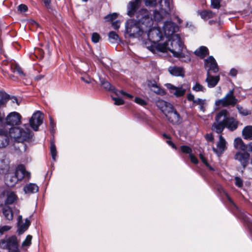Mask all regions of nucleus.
<instances>
[{
  "instance_id": "f257e3e1",
  "label": "nucleus",
  "mask_w": 252,
  "mask_h": 252,
  "mask_svg": "<svg viewBox=\"0 0 252 252\" xmlns=\"http://www.w3.org/2000/svg\"><path fill=\"white\" fill-rule=\"evenodd\" d=\"M24 128L13 127L9 129V133L5 129H0V148H5L9 143L10 137L18 142L23 143L30 138V129L27 124L24 125Z\"/></svg>"
},
{
  "instance_id": "f03ea898",
  "label": "nucleus",
  "mask_w": 252,
  "mask_h": 252,
  "mask_svg": "<svg viewBox=\"0 0 252 252\" xmlns=\"http://www.w3.org/2000/svg\"><path fill=\"white\" fill-rule=\"evenodd\" d=\"M238 124V122L230 117V113L227 110L222 109L216 114L212 129L218 133H221L225 127L233 131L237 128Z\"/></svg>"
},
{
  "instance_id": "7ed1b4c3",
  "label": "nucleus",
  "mask_w": 252,
  "mask_h": 252,
  "mask_svg": "<svg viewBox=\"0 0 252 252\" xmlns=\"http://www.w3.org/2000/svg\"><path fill=\"white\" fill-rule=\"evenodd\" d=\"M182 48L183 43L179 34L173 35L171 39H169L167 43L163 44H159L157 45L158 50L162 52H166L168 50L173 53L174 57L178 58L183 56Z\"/></svg>"
},
{
  "instance_id": "20e7f679",
  "label": "nucleus",
  "mask_w": 252,
  "mask_h": 252,
  "mask_svg": "<svg viewBox=\"0 0 252 252\" xmlns=\"http://www.w3.org/2000/svg\"><path fill=\"white\" fill-rule=\"evenodd\" d=\"M171 0H161L154 11V19L160 21L170 11Z\"/></svg>"
},
{
  "instance_id": "39448f33",
  "label": "nucleus",
  "mask_w": 252,
  "mask_h": 252,
  "mask_svg": "<svg viewBox=\"0 0 252 252\" xmlns=\"http://www.w3.org/2000/svg\"><path fill=\"white\" fill-rule=\"evenodd\" d=\"M19 241L16 236L13 235L0 240V248L8 250L9 252H17Z\"/></svg>"
},
{
  "instance_id": "423d86ee",
  "label": "nucleus",
  "mask_w": 252,
  "mask_h": 252,
  "mask_svg": "<svg viewBox=\"0 0 252 252\" xmlns=\"http://www.w3.org/2000/svg\"><path fill=\"white\" fill-rule=\"evenodd\" d=\"M126 32L130 37H138L143 33V31L140 27V23L136 20L129 19L126 24Z\"/></svg>"
},
{
  "instance_id": "0eeeda50",
  "label": "nucleus",
  "mask_w": 252,
  "mask_h": 252,
  "mask_svg": "<svg viewBox=\"0 0 252 252\" xmlns=\"http://www.w3.org/2000/svg\"><path fill=\"white\" fill-rule=\"evenodd\" d=\"M238 102V99L234 94V90H230L225 96L220 99L217 100L216 105L218 107H224L228 106H234Z\"/></svg>"
},
{
  "instance_id": "6e6552de",
  "label": "nucleus",
  "mask_w": 252,
  "mask_h": 252,
  "mask_svg": "<svg viewBox=\"0 0 252 252\" xmlns=\"http://www.w3.org/2000/svg\"><path fill=\"white\" fill-rule=\"evenodd\" d=\"M150 15L148 10L141 9L136 13L137 21L146 27H150L153 24V19Z\"/></svg>"
},
{
  "instance_id": "1a4fd4ad",
  "label": "nucleus",
  "mask_w": 252,
  "mask_h": 252,
  "mask_svg": "<svg viewBox=\"0 0 252 252\" xmlns=\"http://www.w3.org/2000/svg\"><path fill=\"white\" fill-rule=\"evenodd\" d=\"M22 116L16 112H12L8 114L5 119L3 118L4 126H17L21 124Z\"/></svg>"
},
{
  "instance_id": "9d476101",
  "label": "nucleus",
  "mask_w": 252,
  "mask_h": 252,
  "mask_svg": "<svg viewBox=\"0 0 252 252\" xmlns=\"http://www.w3.org/2000/svg\"><path fill=\"white\" fill-rule=\"evenodd\" d=\"M168 121L173 125H179L182 122V118L179 113L172 106L165 114Z\"/></svg>"
},
{
  "instance_id": "9b49d317",
  "label": "nucleus",
  "mask_w": 252,
  "mask_h": 252,
  "mask_svg": "<svg viewBox=\"0 0 252 252\" xmlns=\"http://www.w3.org/2000/svg\"><path fill=\"white\" fill-rule=\"evenodd\" d=\"M43 116L41 112L39 111L35 112L30 119V125L32 128L37 131L38 129V127L43 123Z\"/></svg>"
},
{
  "instance_id": "f8f14e48",
  "label": "nucleus",
  "mask_w": 252,
  "mask_h": 252,
  "mask_svg": "<svg viewBox=\"0 0 252 252\" xmlns=\"http://www.w3.org/2000/svg\"><path fill=\"white\" fill-rule=\"evenodd\" d=\"M148 36L149 39L154 43L159 42L163 37L160 29L157 27H154L149 31Z\"/></svg>"
},
{
  "instance_id": "ddd939ff",
  "label": "nucleus",
  "mask_w": 252,
  "mask_h": 252,
  "mask_svg": "<svg viewBox=\"0 0 252 252\" xmlns=\"http://www.w3.org/2000/svg\"><path fill=\"white\" fill-rule=\"evenodd\" d=\"M205 67L207 73H217L219 71V67L215 59L212 56L205 60Z\"/></svg>"
},
{
  "instance_id": "4468645a",
  "label": "nucleus",
  "mask_w": 252,
  "mask_h": 252,
  "mask_svg": "<svg viewBox=\"0 0 252 252\" xmlns=\"http://www.w3.org/2000/svg\"><path fill=\"white\" fill-rule=\"evenodd\" d=\"M100 80L101 86L106 90L111 91L114 92L116 94L118 95L122 94L130 98H133V96L130 94H127L123 91H118L116 90L114 86H112L109 82L106 81L105 79H102Z\"/></svg>"
},
{
  "instance_id": "2eb2a0df",
  "label": "nucleus",
  "mask_w": 252,
  "mask_h": 252,
  "mask_svg": "<svg viewBox=\"0 0 252 252\" xmlns=\"http://www.w3.org/2000/svg\"><path fill=\"white\" fill-rule=\"evenodd\" d=\"M250 155L247 152H237L234 155L235 160L239 161L241 165L245 168L249 162Z\"/></svg>"
},
{
  "instance_id": "dca6fc26",
  "label": "nucleus",
  "mask_w": 252,
  "mask_h": 252,
  "mask_svg": "<svg viewBox=\"0 0 252 252\" xmlns=\"http://www.w3.org/2000/svg\"><path fill=\"white\" fill-rule=\"evenodd\" d=\"M12 170L15 174L19 181H21L25 177L29 178L30 177V173L26 170L25 166L23 164L19 165L16 170L12 169Z\"/></svg>"
},
{
  "instance_id": "f3484780",
  "label": "nucleus",
  "mask_w": 252,
  "mask_h": 252,
  "mask_svg": "<svg viewBox=\"0 0 252 252\" xmlns=\"http://www.w3.org/2000/svg\"><path fill=\"white\" fill-rule=\"evenodd\" d=\"M31 221L28 219L25 220V222H24L22 216H19L18 218L17 223V232L19 234H22L25 231H26L29 226L30 225Z\"/></svg>"
},
{
  "instance_id": "a211bd4d",
  "label": "nucleus",
  "mask_w": 252,
  "mask_h": 252,
  "mask_svg": "<svg viewBox=\"0 0 252 252\" xmlns=\"http://www.w3.org/2000/svg\"><path fill=\"white\" fill-rule=\"evenodd\" d=\"M18 181L19 180H18V178L16 177L15 174H14L12 170L5 173V182L8 187H14Z\"/></svg>"
},
{
  "instance_id": "6ab92c4d",
  "label": "nucleus",
  "mask_w": 252,
  "mask_h": 252,
  "mask_svg": "<svg viewBox=\"0 0 252 252\" xmlns=\"http://www.w3.org/2000/svg\"><path fill=\"white\" fill-rule=\"evenodd\" d=\"M141 2L142 0H133L130 1L127 5V15L130 17L133 16Z\"/></svg>"
},
{
  "instance_id": "aec40b11",
  "label": "nucleus",
  "mask_w": 252,
  "mask_h": 252,
  "mask_svg": "<svg viewBox=\"0 0 252 252\" xmlns=\"http://www.w3.org/2000/svg\"><path fill=\"white\" fill-rule=\"evenodd\" d=\"M226 141L221 135L219 136V141L217 143V149L213 147V151L218 155L221 154L226 149Z\"/></svg>"
},
{
  "instance_id": "412c9836",
  "label": "nucleus",
  "mask_w": 252,
  "mask_h": 252,
  "mask_svg": "<svg viewBox=\"0 0 252 252\" xmlns=\"http://www.w3.org/2000/svg\"><path fill=\"white\" fill-rule=\"evenodd\" d=\"M166 86L170 90V93L173 94L177 97L184 95L186 91V89H184L182 87H176L171 84H167Z\"/></svg>"
},
{
  "instance_id": "4be33fe9",
  "label": "nucleus",
  "mask_w": 252,
  "mask_h": 252,
  "mask_svg": "<svg viewBox=\"0 0 252 252\" xmlns=\"http://www.w3.org/2000/svg\"><path fill=\"white\" fill-rule=\"evenodd\" d=\"M176 29L175 24L171 21L165 22L163 26L165 34L168 36L172 35L175 32Z\"/></svg>"
},
{
  "instance_id": "5701e85b",
  "label": "nucleus",
  "mask_w": 252,
  "mask_h": 252,
  "mask_svg": "<svg viewBox=\"0 0 252 252\" xmlns=\"http://www.w3.org/2000/svg\"><path fill=\"white\" fill-rule=\"evenodd\" d=\"M220 79L219 75L213 76L211 73H207L205 82L207 83V86L209 88H214L217 85Z\"/></svg>"
},
{
  "instance_id": "b1692460",
  "label": "nucleus",
  "mask_w": 252,
  "mask_h": 252,
  "mask_svg": "<svg viewBox=\"0 0 252 252\" xmlns=\"http://www.w3.org/2000/svg\"><path fill=\"white\" fill-rule=\"evenodd\" d=\"M156 105L164 114L173 106L170 103L163 100L157 101Z\"/></svg>"
},
{
  "instance_id": "393cba45",
  "label": "nucleus",
  "mask_w": 252,
  "mask_h": 252,
  "mask_svg": "<svg viewBox=\"0 0 252 252\" xmlns=\"http://www.w3.org/2000/svg\"><path fill=\"white\" fill-rule=\"evenodd\" d=\"M168 71L171 74L176 76L184 77L185 71L183 67L179 66H170L168 68Z\"/></svg>"
},
{
  "instance_id": "a878e982",
  "label": "nucleus",
  "mask_w": 252,
  "mask_h": 252,
  "mask_svg": "<svg viewBox=\"0 0 252 252\" xmlns=\"http://www.w3.org/2000/svg\"><path fill=\"white\" fill-rule=\"evenodd\" d=\"M148 86L152 91L157 94H163L164 93V91L157 85V83L155 81H149Z\"/></svg>"
},
{
  "instance_id": "bb28decb",
  "label": "nucleus",
  "mask_w": 252,
  "mask_h": 252,
  "mask_svg": "<svg viewBox=\"0 0 252 252\" xmlns=\"http://www.w3.org/2000/svg\"><path fill=\"white\" fill-rule=\"evenodd\" d=\"M198 13L201 18L204 20H207L209 19L213 18L216 15V13L211 10H202L198 11Z\"/></svg>"
},
{
  "instance_id": "cd10ccee",
  "label": "nucleus",
  "mask_w": 252,
  "mask_h": 252,
  "mask_svg": "<svg viewBox=\"0 0 252 252\" xmlns=\"http://www.w3.org/2000/svg\"><path fill=\"white\" fill-rule=\"evenodd\" d=\"M2 213L6 219L11 220L13 218V213L11 208L8 205H4L2 208Z\"/></svg>"
},
{
  "instance_id": "c85d7f7f",
  "label": "nucleus",
  "mask_w": 252,
  "mask_h": 252,
  "mask_svg": "<svg viewBox=\"0 0 252 252\" xmlns=\"http://www.w3.org/2000/svg\"><path fill=\"white\" fill-rule=\"evenodd\" d=\"M12 170V168L10 167L9 162L8 160L3 159L0 160V171H2L5 174Z\"/></svg>"
},
{
  "instance_id": "c756f323",
  "label": "nucleus",
  "mask_w": 252,
  "mask_h": 252,
  "mask_svg": "<svg viewBox=\"0 0 252 252\" xmlns=\"http://www.w3.org/2000/svg\"><path fill=\"white\" fill-rule=\"evenodd\" d=\"M26 193H33L38 191V187L35 184H27L24 188Z\"/></svg>"
},
{
  "instance_id": "7c9ffc66",
  "label": "nucleus",
  "mask_w": 252,
  "mask_h": 252,
  "mask_svg": "<svg viewBox=\"0 0 252 252\" xmlns=\"http://www.w3.org/2000/svg\"><path fill=\"white\" fill-rule=\"evenodd\" d=\"M194 54L200 58L203 59L209 54V50L206 47L201 46L194 51Z\"/></svg>"
},
{
  "instance_id": "2f4dec72",
  "label": "nucleus",
  "mask_w": 252,
  "mask_h": 252,
  "mask_svg": "<svg viewBox=\"0 0 252 252\" xmlns=\"http://www.w3.org/2000/svg\"><path fill=\"white\" fill-rule=\"evenodd\" d=\"M243 136L244 139H252V126H248L244 127L242 131Z\"/></svg>"
},
{
  "instance_id": "473e14b6",
  "label": "nucleus",
  "mask_w": 252,
  "mask_h": 252,
  "mask_svg": "<svg viewBox=\"0 0 252 252\" xmlns=\"http://www.w3.org/2000/svg\"><path fill=\"white\" fill-rule=\"evenodd\" d=\"M17 196L13 192H9L7 193L6 198L4 200V205L12 204L17 199Z\"/></svg>"
},
{
  "instance_id": "72a5a7b5",
  "label": "nucleus",
  "mask_w": 252,
  "mask_h": 252,
  "mask_svg": "<svg viewBox=\"0 0 252 252\" xmlns=\"http://www.w3.org/2000/svg\"><path fill=\"white\" fill-rule=\"evenodd\" d=\"M194 104L199 105V110L203 112L205 111V106L206 105V100L201 98H197L194 101Z\"/></svg>"
},
{
  "instance_id": "f704fd0d",
  "label": "nucleus",
  "mask_w": 252,
  "mask_h": 252,
  "mask_svg": "<svg viewBox=\"0 0 252 252\" xmlns=\"http://www.w3.org/2000/svg\"><path fill=\"white\" fill-rule=\"evenodd\" d=\"M9 99V95L5 92H0V107L4 105Z\"/></svg>"
},
{
  "instance_id": "c9c22d12",
  "label": "nucleus",
  "mask_w": 252,
  "mask_h": 252,
  "mask_svg": "<svg viewBox=\"0 0 252 252\" xmlns=\"http://www.w3.org/2000/svg\"><path fill=\"white\" fill-rule=\"evenodd\" d=\"M10 69L14 73L17 72L20 75H24L22 68L17 64L12 63L10 64Z\"/></svg>"
},
{
  "instance_id": "e433bc0d",
  "label": "nucleus",
  "mask_w": 252,
  "mask_h": 252,
  "mask_svg": "<svg viewBox=\"0 0 252 252\" xmlns=\"http://www.w3.org/2000/svg\"><path fill=\"white\" fill-rule=\"evenodd\" d=\"M50 152L52 155V158L54 160H56L57 156V150L55 144L53 141L50 142Z\"/></svg>"
},
{
  "instance_id": "4c0bfd02",
  "label": "nucleus",
  "mask_w": 252,
  "mask_h": 252,
  "mask_svg": "<svg viewBox=\"0 0 252 252\" xmlns=\"http://www.w3.org/2000/svg\"><path fill=\"white\" fill-rule=\"evenodd\" d=\"M192 89L193 91L196 92H204L206 91V88L198 82H196Z\"/></svg>"
},
{
  "instance_id": "58836bf2",
  "label": "nucleus",
  "mask_w": 252,
  "mask_h": 252,
  "mask_svg": "<svg viewBox=\"0 0 252 252\" xmlns=\"http://www.w3.org/2000/svg\"><path fill=\"white\" fill-rule=\"evenodd\" d=\"M108 36L109 40L111 42H116L119 40V36L115 32H110L109 33Z\"/></svg>"
},
{
  "instance_id": "ea45409f",
  "label": "nucleus",
  "mask_w": 252,
  "mask_h": 252,
  "mask_svg": "<svg viewBox=\"0 0 252 252\" xmlns=\"http://www.w3.org/2000/svg\"><path fill=\"white\" fill-rule=\"evenodd\" d=\"M222 0H211V6L214 9H219L220 7Z\"/></svg>"
},
{
  "instance_id": "a19ab883",
  "label": "nucleus",
  "mask_w": 252,
  "mask_h": 252,
  "mask_svg": "<svg viewBox=\"0 0 252 252\" xmlns=\"http://www.w3.org/2000/svg\"><path fill=\"white\" fill-rule=\"evenodd\" d=\"M118 17V15L117 13H114L113 14H108L106 15L104 19L106 21H113L114 19H116Z\"/></svg>"
},
{
  "instance_id": "79ce46f5",
  "label": "nucleus",
  "mask_w": 252,
  "mask_h": 252,
  "mask_svg": "<svg viewBox=\"0 0 252 252\" xmlns=\"http://www.w3.org/2000/svg\"><path fill=\"white\" fill-rule=\"evenodd\" d=\"M32 239V236L29 235L27 236L26 239L22 243L23 247H28L31 244V241Z\"/></svg>"
},
{
  "instance_id": "37998d69",
  "label": "nucleus",
  "mask_w": 252,
  "mask_h": 252,
  "mask_svg": "<svg viewBox=\"0 0 252 252\" xmlns=\"http://www.w3.org/2000/svg\"><path fill=\"white\" fill-rule=\"evenodd\" d=\"M11 228L9 225H0V237L1 236L4 232L8 231Z\"/></svg>"
},
{
  "instance_id": "c03bdc74",
  "label": "nucleus",
  "mask_w": 252,
  "mask_h": 252,
  "mask_svg": "<svg viewBox=\"0 0 252 252\" xmlns=\"http://www.w3.org/2000/svg\"><path fill=\"white\" fill-rule=\"evenodd\" d=\"M236 107L239 112L243 116H247L250 114L249 112L247 110L244 109L239 105H237Z\"/></svg>"
},
{
  "instance_id": "a18cd8bd",
  "label": "nucleus",
  "mask_w": 252,
  "mask_h": 252,
  "mask_svg": "<svg viewBox=\"0 0 252 252\" xmlns=\"http://www.w3.org/2000/svg\"><path fill=\"white\" fill-rule=\"evenodd\" d=\"M181 150L183 153L189 154V155L191 154L192 152L191 149L187 146H182L181 147Z\"/></svg>"
},
{
  "instance_id": "49530a36",
  "label": "nucleus",
  "mask_w": 252,
  "mask_h": 252,
  "mask_svg": "<svg viewBox=\"0 0 252 252\" xmlns=\"http://www.w3.org/2000/svg\"><path fill=\"white\" fill-rule=\"evenodd\" d=\"M100 35L96 32H94L92 35V40L94 43H97L100 39Z\"/></svg>"
},
{
  "instance_id": "de8ad7c7",
  "label": "nucleus",
  "mask_w": 252,
  "mask_h": 252,
  "mask_svg": "<svg viewBox=\"0 0 252 252\" xmlns=\"http://www.w3.org/2000/svg\"><path fill=\"white\" fill-rule=\"evenodd\" d=\"M145 3L146 6H155L158 5L156 3V0H145Z\"/></svg>"
},
{
  "instance_id": "09e8293b",
  "label": "nucleus",
  "mask_w": 252,
  "mask_h": 252,
  "mask_svg": "<svg viewBox=\"0 0 252 252\" xmlns=\"http://www.w3.org/2000/svg\"><path fill=\"white\" fill-rule=\"evenodd\" d=\"M235 185L237 186L239 188H241L243 185V182L242 180L238 177H235Z\"/></svg>"
},
{
  "instance_id": "8fccbe9b",
  "label": "nucleus",
  "mask_w": 252,
  "mask_h": 252,
  "mask_svg": "<svg viewBox=\"0 0 252 252\" xmlns=\"http://www.w3.org/2000/svg\"><path fill=\"white\" fill-rule=\"evenodd\" d=\"M113 99L115 101L114 104L115 105H120L124 103V101L122 98L119 97H113Z\"/></svg>"
},
{
  "instance_id": "3c124183",
  "label": "nucleus",
  "mask_w": 252,
  "mask_h": 252,
  "mask_svg": "<svg viewBox=\"0 0 252 252\" xmlns=\"http://www.w3.org/2000/svg\"><path fill=\"white\" fill-rule=\"evenodd\" d=\"M18 10L22 12H25L28 10V7L25 4H21L18 6Z\"/></svg>"
},
{
  "instance_id": "603ef678",
  "label": "nucleus",
  "mask_w": 252,
  "mask_h": 252,
  "mask_svg": "<svg viewBox=\"0 0 252 252\" xmlns=\"http://www.w3.org/2000/svg\"><path fill=\"white\" fill-rule=\"evenodd\" d=\"M135 102L141 105H145L146 104V101L139 97H135Z\"/></svg>"
},
{
  "instance_id": "864d4df0",
  "label": "nucleus",
  "mask_w": 252,
  "mask_h": 252,
  "mask_svg": "<svg viewBox=\"0 0 252 252\" xmlns=\"http://www.w3.org/2000/svg\"><path fill=\"white\" fill-rule=\"evenodd\" d=\"M241 218L242 219H243L244 221L248 224V225H250L251 224V222L249 220V218L246 214H242L241 216Z\"/></svg>"
},
{
  "instance_id": "5fc2aeb1",
  "label": "nucleus",
  "mask_w": 252,
  "mask_h": 252,
  "mask_svg": "<svg viewBox=\"0 0 252 252\" xmlns=\"http://www.w3.org/2000/svg\"><path fill=\"white\" fill-rule=\"evenodd\" d=\"M206 139L208 141L213 142L214 141V136L212 133H208L206 134L205 136Z\"/></svg>"
},
{
  "instance_id": "6e6d98bb",
  "label": "nucleus",
  "mask_w": 252,
  "mask_h": 252,
  "mask_svg": "<svg viewBox=\"0 0 252 252\" xmlns=\"http://www.w3.org/2000/svg\"><path fill=\"white\" fill-rule=\"evenodd\" d=\"M189 158H190V161L192 163H193L194 164H197L198 163V161L197 158L194 156L192 155L191 154L189 155Z\"/></svg>"
},
{
  "instance_id": "4d7b16f0",
  "label": "nucleus",
  "mask_w": 252,
  "mask_h": 252,
  "mask_svg": "<svg viewBox=\"0 0 252 252\" xmlns=\"http://www.w3.org/2000/svg\"><path fill=\"white\" fill-rule=\"evenodd\" d=\"M200 158L201 160V161L208 167L209 166V164L208 163L207 159L206 158L204 157V156L202 154L199 155Z\"/></svg>"
},
{
  "instance_id": "13d9d810",
  "label": "nucleus",
  "mask_w": 252,
  "mask_h": 252,
  "mask_svg": "<svg viewBox=\"0 0 252 252\" xmlns=\"http://www.w3.org/2000/svg\"><path fill=\"white\" fill-rule=\"evenodd\" d=\"M112 26L115 30H118L120 27V22L118 21L113 22L112 23Z\"/></svg>"
},
{
  "instance_id": "bf43d9fd",
  "label": "nucleus",
  "mask_w": 252,
  "mask_h": 252,
  "mask_svg": "<svg viewBox=\"0 0 252 252\" xmlns=\"http://www.w3.org/2000/svg\"><path fill=\"white\" fill-rule=\"evenodd\" d=\"M187 98L189 101H192L194 103V101L196 99H194V96L193 94H189L187 96Z\"/></svg>"
},
{
  "instance_id": "052dcab7",
  "label": "nucleus",
  "mask_w": 252,
  "mask_h": 252,
  "mask_svg": "<svg viewBox=\"0 0 252 252\" xmlns=\"http://www.w3.org/2000/svg\"><path fill=\"white\" fill-rule=\"evenodd\" d=\"M237 74V70L236 69L232 68L230 71V75L232 76H235Z\"/></svg>"
},
{
  "instance_id": "680f3d73",
  "label": "nucleus",
  "mask_w": 252,
  "mask_h": 252,
  "mask_svg": "<svg viewBox=\"0 0 252 252\" xmlns=\"http://www.w3.org/2000/svg\"><path fill=\"white\" fill-rule=\"evenodd\" d=\"M45 6L49 8L51 3V0H43Z\"/></svg>"
},
{
  "instance_id": "e2e57ef3",
  "label": "nucleus",
  "mask_w": 252,
  "mask_h": 252,
  "mask_svg": "<svg viewBox=\"0 0 252 252\" xmlns=\"http://www.w3.org/2000/svg\"><path fill=\"white\" fill-rule=\"evenodd\" d=\"M3 122V115L0 113V126H4Z\"/></svg>"
},
{
  "instance_id": "0e129e2a",
  "label": "nucleus",
  "mask_w": 252,
  "mask_h": 252,
  "mask_svg": "<svg viewBox=\"0 0 252 252\" xmlns=\"http://www.w3.org/2000/svg\"><path fill=\"white\" fill-rule=\"evenodd\" d=\"M166 143H168V145H169L170 146H172V148H175L176 147H175V145H174V144L171 141V139H169V140H167L166 141Z\"/></svg>"
},
{
  "instance_id": "69168bd1",
  "label": "nucleus",
  "mask_w": 252,
  "mask_h": 252,
  "mask_svg": "<svg viewBox=\"0 0 252 252\" xmlns=\"http://www.w3.org/2000/svg\"><path fill=\"white\" fill-rule=\"evenodd\" d=\"M44 77V75H38L36 77H35V80L38 81V80H40L41 79H42V78H43Z\"/></svg>"
},
{
  "instance_id": "338daca9",
  "label": "nucleus",
  "mask_w": 252,
  "mask_h": 252,
  "mask_svg": "<svg viewBox=\"0 0 252 252\" xmlns=\"http://www.w3.org/2000/svg\"><path fill=\"white\" fill-rule=\"evenodd\" d=\"M162 136H163V137L164 138H165V139H168V140H169H169H170V139H171V137H170V135H168V134H166V133H163V134H162Z\"/></svg>"
},
{
  "instance_id": "774afa93",
  "label": "nucleus",
  "mask_w": 252,
  "mask_h": 252,
  "mask_svg": "<svg viewBox=\"0 0 252 252\" xmlns=\"http://www.w3.org/2000/svg\"><path fill=\"white\" fill-rule=\"evenodd\" d=\"M50 126L52 128H53L55 126V124L54 123L53 120L51 118H50Z\"/></svg>"
}]
</instances>
